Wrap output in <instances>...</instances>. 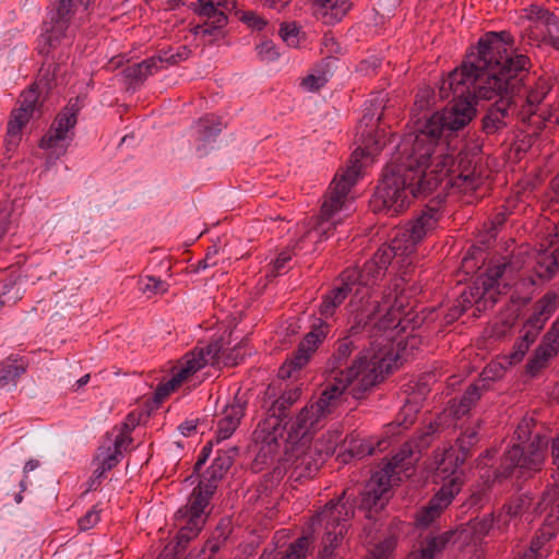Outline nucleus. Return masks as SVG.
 <instances>
[{
  "label": "nucleus",
  "mask_w": 559,
  "mask_h": 559,
  "mask_svg": "<svg viewBox=\"0 0 559 559\" xmlns=\"http://www.w3.org/2000/svg\"><path fill=\"white\" fill-rule=\"evenodd\" d=\"M514 50L510 32H486L469 48L461 67L450 73V85L454 84L462 94L467 91L465 84H474L487 100L500 93L521 91L524 56Z\"/></svg>",
  "instance_id": "nucleus-1"
},
{
  "label": "nucleus",
  "mask_w": 559,
  "mask_h": 559,
  "mask_svg": "<svg viewBox=\"0 0 559 559\" xmlns=\"http://www.w3.org/2000/svg\"><path fill=\"white\" fill-rule=\"evenodd\" d=\"M397 151V155L385 166L382 180L370 201L373 212L388 216L404 212L411 202L409 194L419 198L436 190L453 166V158L444 155L432 170L426 171L429 163L419 160L411 140L404 139Z\"/></svg>",
  "instance_id": "nucleus-2"
},
{
  "label": "nucleus",
  "mask_w": 559,
  "mask_h": 559,
  "mask_svg": "<svg viewBox=\"0 0 559 559\" xmlns=\"http://www.w3.org/2000/svg\"><path fill=\"white\" fill-rule=\"evenodd\" d=\"M355 323L362 329L371 326L370 337L372 342L370 347L364 349L354 360L355 374L353 382V396L359 399L362 393L374 386L390 373L396 362L394 355L392 335H386L397 326L399 321L392 310H386L381 314L382 309L379 301H367L366 309L356 308Z\"/></svg>",
  "instance_id": "nucleus-3"
},
{
  "label": "nucleus",
  "mask_w": 559,
  "mask_h": 559,
  "mask_svg": "<svg viewBox=\"0 0 559 559\" xmlns=\"http://www.w3.org/2000/svg\"><path fill=\"white\" fill-rule=\"evenodd\" d=\"M360 141L362 147L353 153L350 164L346 169L335 175L324 195L320 214L310 218L308 229L301 237V241L307 239L313 242L322 241L333 234L340 223L335 215L345 206L347 194L360 175L361 163L359 156L372 155L381 150L380 141L376 139L371 131L368 132L367 136H365V132H361Z\"/></svg>",
  "instance_id": "nucleus-4"
},
{
  "label": "nucleus",
  "mask_w": 559,
  "mask_h": 559,
  "mask_svg": "<svg viewBox=\"0 0 559 559\" xmlns=\"http://www.w3.org/2000/svg\"><path fill=\"white\" fill-rule=\"evenodd\" d=\"M467 91L462 95L456 91L454 84L450 85V74L442 81L440 86V97L448 98L452 95L450 107L442 112H435L419 130L414 139L411 140L413 150L419 154L421 163H429L435 150L436 143L441 138L443 130L457 131L465 127L475 115L477 99H485L478 93L474 84H465Z\"/></svg>",
  "instance_id": "nucleus-5"
},
{
  "label": "nucleus",
  "mask_w": 559,
  "mask_h": 559,
  "mask_svg": "<svg viewBox=\"0 0 559 559\" xmlns=\"http://www.w3.org/2000/svg\"><path fill=\"white\" fill-rule=\"evenodd\" d=\"M355 374L354 369L342 373L341 377L335 378L333 384L326 385L318 401L302 407L295 418L285 419L288 445H305L310 440L311 436L322 427L321 420L335 409L340 397L354 383Z\"/></svg>",
  "instance_id": "nucleus-6"
},
{
  "label": "nucleus",
  "mask_w": 559,
  "mask_h": 559,
  "mask_svg": "<svg viewBox=\"0 0 559 559\" xmlns=\"http://www.w3.org/2000/svg\"><path fill=\"white\" fill-rule=\"evenodd\" d=\"M300 397V389L294 388L283 392L277 399L263 407L266 408L265 417L258 424L252 433V440L259 448L257 460L266 463L280 450L282 445L288 448L286 441V424L289 408Z\"/></svg>",
  "instance_id": "nucleus-7"
},
{
  "label": "nucleus",
  "mask_w": 559,
  "mask_h": 559,
  "mask_svg": "<svg viewBox=\"0 0 559 559\" xmlns=\"http://www.w3.org/2000/svg\"><path fill=\"white\" fill-rule=\"evenodd\" d=\"M355 509L348 491L344 490L340 497L330 500L324 508L311 519V526L324 528L320 559H330L334 550L343 540L347 521L354 516Z\"/></svg>",
  "instance_id": "nucleus-8"
},
{
  "label": "nucleus",
  "mask_w": 559,
  "mask_h": 559,
  "mask_svg": "<svg viewBox=\"0 0 559 559\" xmlns=\"http://www.w3.org/2000/svg\"><path fill=\"white\" fill-rule=\"evenodd\" d=\"M555 238H559L558 223L543 214L539 215L531 230V240L526 247L532 246L536 251L533 275L528 276L531 284L536 285L537 280L544 282L551 280L559 271V245L551 249Z\"/></svg>",
  "instance_id": "nucleus-9"
},
{
  "label": "nucleus",
  "mask_w": 559,
  "mask_h": 559,
  "mask_svg": "<svg viewBox=\"0 0 559 559\" xmlns=\"http://www.w3.org/2000/svg\"><path fill=\"white\" fill-rule=\"evenodd\" d=\"M73 8V0H59L58 7L51 12L50 21L45 23V32L38 37V53L45 57L39 69V76L46 85L53 81L59 64L56 63L53 51L60 45L69 27V21Z\"/></svg>",
  "instance_id": "nucleus-10"
},
{
  "label": "nucleus",
  "mask_w": 559,
  "mask_h": 559,
  "mask_svg": "<svg viewBox=\"0 0 559 559\" xmlns=\"http://www.w3.org/2000/svg\"><path fill=\"white\" fill-rule=\"evenodd\" d=\"M554 86V78L548 74L531 78L526 75V136H536L546 127V123L559 124V116L556 110L539 109V112L531 107L539 105Z\"/></svg>",
  "instance_id": "nucleus-11"
},
{
  "label": "nucleus",
  "mask_w": 559,
  "mask_h": 559,
  "mask_svg": "<svg viewBox=\"0 0 559 559\" xmlns=\"http://www.w3.org/2000/svg\"><path fill=\"white\" fill-rule=\"evenodd\" d=\"M480 421L477 420L473 426L466 427L461 431L455 443L444 450L443 455L437 467V475L445 479L459 478L461 487L464 483L463 464L472 455L474 447L478 443V431Z\"/></svg>",
  "instance_id": "nucleus-12"
},
{
  "label": "nucleus",
  "mask_w": 559,
  "mask_h": 559,
  "mask_svg": "<svg viewBox=\"0 0 559 559\" xmlns=\"http://www.w3.org/2000/svg\"><path fill=\"white\" fill-rule=\"evenodd\" d=\"M507 263H495L486 267L485 272L479 275L472 286L465 288L455 299L456 304L462 307L465 312L472 306L480 311L486 308L487 302L495 304V293L498 280L502 276Z\"/></svg>",
  "instance_id": "nucleus-13"
},
{
  "label": "nucleus",
  "mask_w": 559,
  "mask_h": 559,
  "mask_svg": "<svg viewBox=\"0 0 559 559\" xmlns=\"http://www.w3.org/2000/svg\"><path fill=\"white\" fill-rule=\"evenodd\" d=\"M331 331V325L322 318L314 319L310 331L304 336L293 356L278 370L281 379L290 378L294 371L304 368L323 344Z\"/></svg>",
  "instance_id": "nucleus-14"
},
{
  "label": "nucleus",
  "mask_w": 559,
  "mask_h": 559,
  "mask_svg": "<svg viewBox=\"0 0 559 559\" xmlns=\"http://www.w3.org/2000/svg\"><path fill=\"white\" fill-rule=\"evenodd\" d=\"M526 37L531 44L549 45L559 51V19L543 5L526 8Z\"/></svg>",
  "instance_id": "nucleus-15"
},
{
  "label": "nucleus",
  "mask_w": 559,
  "mask_h": 559,
  "mask_svg": "<svg viewBox=\"0 0 559 559\" xmlns=\"http://www.w3.org/2000/svg\"><path fill=\"white\" fill-rule=\"evenodd\" d=\"M440 218L439 209L426 206L413 221L397 230L393 238V249L413 253L416 245L437 228Z\"/></svg>",
  "instance_id": "nucleus-16"
},
{
  "label": "nucleus",
  "mask_w": 559,
  "mask_h": 559,
  "mask_svg": "<svg viewBox=\"0 0 559 559\" xmlns=\"http://www.w3.org/2000/svg\"><path fill=\"white\" fill-rule=\"evenodd\" d=\"M234 8V0H198L195 12L204 19V22L193 28L194 35L202 38L223 36L224 28L228 23L226 12Z\"/></svg>",
  "instance_id": "nucleus-17"
},
{
  "label": "nucleus",
  "mask_w": 559,
  "mask_h": 559,
  "mask_svg": "<svg viewBox=\"0 0 559 559\" xmlns=\"http://www.w3.org/2000/svg\"><path fill=\"white\" fill-rule=\"evenodd\" d=\"M555 439L551 429L535 418L526 421V476L540 472L545 465L549 442Z\"/></svg>",
  "instance_id": "nucleus-18"
},
{
  "label": "nucleus",
  "mask_w": 559,
  "mask_h": 559,
  "mask_svg": "<svg viewBox=\"0 0 559 559\" xmlns=\"http://www.w3.org/2000/svg\"><path fill=\"white\" fill-rule=\"evenodd\" d=\"M80 97L71 98L68 105L57 115L47 133L41 138L39 146L44 150L58 146L60 141L71 139L72 130L78 122V114L82 108Z\"/></svg>",
  "instance_id": "nucleus-19"
},
{
  "label": "nucleus",
  "mask_w": 559,
  "mask_h": 559,
  "mask_svg": "<svg viewBox=\"0 0 559 559\" xmlns=\"http://www.w3.org/2000/svg\"><path fill=\"white\" fill-rule=\"evenodd\" d=\"M285 455V464L295 480L313 477L323 464L320 451L304 444L286 448Z\"/></svg>",
  "instance_id": "nucleus-20"
},
{
  "label": "nucleus",
  "mask_w": 559,
  "mask_h": 559,
  "mask_svg": "<svg viewBox=\"0 0 559 559\" xmlns=\"http://www.w3.org/2000/svg\"><path fill=\"white\" fill-rule=\"evenodd\" d=\"M461 489V483L457 477L443 480L442 486L429 500L427 506L421 508L416 514V525L418 527H428L441 515L443 510L451 504L452 500Z\"/></svg>",
  "instance_id": "nucleus-21"
},
{
  "label": "nucleus",
  "mask_w": 559,
  "mask_h": 559,
  "mask_svg": "<svg viewBox=\"0 0 559 559\" xmlns=\"http://www.w3.org/2000/svg\"><path fill=\"white\" fill-rule=\"evenodd\" d=\"M38 84L34 83L20 95V106L11 114L7 126V135L20 140L22 129L28 123L36 112L40 111Z\"/></svg>",
  "instance_id": "nucleus-22"
},
{
  "label": "nucleus",
  "mask_w": 559,
  "mask_h": 559,
  "mask_svg": "<svg viewBox=\"0 0 559 559\" xmlns=\"http://www.w3.org/2000/svg\"><path fill=\"white\" fill-rule=\"evenodd\" d=\"M205 359L202 352H189L173 369L171 378L160 382L154 393L156 401H162L174 392L185 380L204 367Z\"/></svg>",
  "instance_id": "nucleus-23"
},
{
  "label": "nucleus",
  "mask_w": 559,
  "mask_h": 559,
  "mask_svg": "<svg viewBox=\"0 0 559 559\" xmlns=\"http://www.w3.org/2000/svg\"><path fill=\"white\" fill-rule=\"evenodd\" d=\"M559 308V294L556 292H547L532 307V312L526 318V348L530 343L535 342L537 335L545 328L546 322Z\"/></svg>",
  "instance_id": "nucleus-24"
},
{
  "label": "nucleus",
  "mask_w": 559,
  "mask_h": 559,
  "mask_svg": "<svg viewBox=\"0 0 559 559\" xmlns=\"http://www.w3.org/2000/svg\"><path fill=\"white\" fill-rule=\"evenodd\" d=\"M355 276V273L352 271H343L338 275L334 287L322 296V301L319 306L321 317L325 319L332 318L349 294H355V288L353 287V281L357 278Z\"/></svg>",
  "instance_id": "nucleus-25"
},
{
  "label": "nucleus",
  "mask_w": 559,
  "mask_h": 559,
  "mask_svg": "<svg viewBox=\"0 0 559 559\" xmlns=\"http://www.w3.org/2000/svg\"><path fill=\"white\" fill-rule=\"evenodd\" d=\"M241 345H237L231 349L224 347L222 338L209 343L205 347H195L192 352H202L205 365L214 367L236 366L243 360L246 353H242Z\"/></svg>",
  "instance_id": "nucleus-26"
},
{
  "label": "nucleus",
  "mask_w": 559,
  "mask_h": 559,
  "mask_svg": "<svg viewBox=\"0 0 559 559\" xmlns=\"http://www.w3.org/2000/svg\"><path fill=\"white\" fill-rule=\"evenodd\" d=\"M344 271H352L355 273V281H353V287L355 288V294L350 299V306L356 308V300H364L365 298H370V285L373 284L378 278L382 277L385 272L373 261L371 258L361 269L356 266L347 267Z\"/></svg>",
  "instance_id": "nucleus-27"
},
{
  "label": "nucleus",
  "mask_w": 559,
  "mask_h": 559,
  "mask_svg": "<svg viewBox=\"0 0 559 559\" xmlns=\"http://www.w3.org/2000/svg\"><path fill=\"white\" fill-rule=\"evenodd\" d=\"M392 485H380L376 480V475L372 474L365 490L361 492L359 509L365 512V516L369 520L374 518V514L383 510L390 499V490Z\"/></svg>",
  "instance_id": "nucleus-28"
},
{
  "label": "nucleus",
  "mask_w": 559,
  "mask_h": 559,
  "mask_svg": "<svg viewBox=\"0 0 559 559\" xmlns=\"http://www.w3.org/2000/svg\"><path fill=\"white\" fill-rule=\"evenodd\" d=\"M520 92L500 93L495 96L499 99L487 110L483 118V130L486 134H495L507 126L506 119L509 117V110L514 103L513 98Z\"/></svg>",
  "instance_id": "nucleus-29"
},
{
  "label": "nucleus",
  "mask_w": 559,
  "mask_h": 559,
  "mask_svg": "<svg viewBox=\"0 0 559 559\" xmlns=\"http://www.w3.org/2000/svg\"><path fill=\"white\" fill-rule=\"evenodd\" d=\"M246 408L247 401L239 395H235L233 402L224 407L222 417L217 421L216 439L218 442L228 439L236 431L245 416Z\"/></svg>",
  "instance_id": "nucleus-30"
},
{
  "label": "nucleus",
  "mask_w": 559,
  "mask_h": 559,
  "mask_svg": "<svg viewBox=\"0 0 559 559\" xmlns=\"http://www.w3.org/2000/svg\"><path fill=\"white\" fill-rule=\"evenodd\" d=\"M355 349V343L349 336H344L335 341L333 344L332 354L325 364V370L330 373V378L332 380L328 385L333 384L335 382V378L341 377L342 373H347L348 369L354 366L353 364L347 369L340 370L341 367L346 365L348 358L352 356Z\"/></svg>",
  "instance_id": "nucleus-31"
},
{
  "label": "nucleus",
  "mask_w": 559,
  "mask_h": 559,
  "mask_svg": "<svg viewBox=\"0 0 559 559\" xmlns=\"http://www.w3.org/2000/svg\"><path fill=\"white\" fill-rule=\"evenodd\" d=\"M215 490L216 485H209L205 480H200L199 485L193 489L187 506L179 511L182 513V518L205 520V508L209 506Z\"/></svg>",
  "instance_id": "nucleus-32"
},
{
  "label": "nucleus",
  "mask_w": 559,
  "mask_h": 559,
  "mask_svg": "<svg viewBox=\"0 0 559 559\" xmlns=\"http://www.w3.org/2000/svg\"><path fill=\"white\" fill-rule=\"evenodd\" d=\"M524 473V447L516 442L504 453L501 464L493 473V480H503L513 475L520 477Z\"/></svg>",
  "instance_id": "nucleus-33"
},
{
  "label": "nucleus",
  "mask_w": 559,
  "mask_h": 559,
  "mask_svg": "<svg viewBox=\"0 0 559 559\" xmlns=\"http://www.w3.org/2000/svg\"><path fill=\"white\" fill-rule=\"evenodd\" d=\"M238 454L237 448L228 450H218L212 465L205 471L203 478L209 485H216L224 477L227 471L234 464V460Z\"/></svg>",
  "instance_id": "nucleus-34"
},
{
  "label": "nucleus",
  "mask_w": 559,
  "mask_h": 559,
  "mask_svg": "<svg viewBox=\"0 0 559 559\" xmlns=\"http://www.w3.org/2000/svg\"><path fill=\"white\" fill-rule=\"evenodd\" d=\"M316 5L318 19L324 24H335L347 14L352 3L349 0H316Z\"/></svg>",
  "instance_id": "nucleus-35"
},
{
  "label": "nucleus",
  "mask_w": 559,
  "mask_h": 559,
  "mask_svg": "<svg viewBox=\"0 0 559 559\" xmlns=\"http://www.w3.org/2000/svg\"><path fill=\"white\" fill-rule=\"evenodd\" d=\"M29 361L19 354H11L0 361V386L15 383L26 372Z\"/></svg>",
  "instance_id": "nucleus-36"
},
{
  "label": "nucleus",
  "mask_w": 559,
  "mask_h": 559,
  "mask_svg": "<svg viewBox=\"0 0 559 559\" xmlns=\"http://www.w3.org/2000/svg\"><path fill=\"white\" fill-rule=\"evenodd\" d=\"M464 531H445L441 534L428 533L418 543V547L426 555L427 559H435L437 555L441 554L454 536L461 537Z\"/></svg>",
  "instance_id": "nucleus-37"
},
{
  "label": "nucleus",
  "mask_w": 559,
  "mask_h": 559,
  "mask_svg": "<svg viewBox=\"0 0 559 559\" xmlns=\"http://www.w3.org/2000/svg\"><path fill=\"white\" fill-rule=\"evenodd\" d=\"M483 394V389L478 384H471L459 400H452L450 405V414L460 419L467 415L472 407L476 405Z\"/></svg>",
  "instance_id": "nucleus-38"
},
{
  "label": "nucleus",
  "mask_w": 559,
  "mask_h": 559,
  "mask_svg": "<svg viewBox=\"0 0 559 559\" xmlns=\"http://www.w3.org/2000/svg\"><path fill=\"white\" fill-rule=\"evenodd\" d=\"M558 352L559 350L556 348V345H554L551 342L544 341L534 350L533 356L526 364V374L532 377L537 376L540 370L547 368L549 359L555 357Z\"/></svg>",
  "instance_id": "nucleus-39"
},
{
  "label": "nucleus",
  "mask_w": 559,
  "mask_h": 559,
  "mask_svg": "<svg viewBox=\"0 0 559 559\" xmlns=\"http://www.w3.org/2000/svg\"><path fill=\"white\" fill-rule=\"evenodd\" d=\"M521 308L522 304L520 301L513 299L510 301L501 316L500 323L496 326V333L498 335H506L515 326L522 331L524 321L521 314Z\"/></svg>",
  "instance_id": "nucleus-40"
},
{
  "label": "nucleus",
  "mask_w": 559,
  "mask_h": 559,
  "mask_svg": "<svg viewBox=\"0 0 559 559\" xmlns=\"http://www.w3.org/2000/svg\"><path fill=\"white\" fill-rule=\"evenodd\" d=\"M160 68L157 57L153 56L142 62L126 67L122 73L124 78L129 79L131 82L142 83L147 76L157 72Z\"/></svg>",
  "instance_id": "nucleus-41"
},
{
  "label": "nucleus",
  "mask_w": 559,
  "mask_h": 559,
  "mask_svg": "<svg viewBox=\"0 0 559 559\" xmlns=\"http://www.w3.org/2000/svg\"><path fill=\"white\" fill-rule=\"evenodd\" d=\"M408 455L405 451H401L393 455L390 460H386L382 463L381 467L376 471L373 474L376 475V480L379 481L380 485H392L394 477L397 475V468H404V460L407 459Z\"/></svg>",
  "instance_id": "nucleus-42"
},
{
  "label": "nucleus",
  "mask_w": 559,
  "mask_h": 559,
  "mask_svg": "<svg viewBox=\"0 0 559 559\" xmlns=\"http://www.w3.org/2000/svg\"><path fill=\"white\" fill-rule=\"evenodd\" d=\"M459 174L452 180V186H455L462 190H476L481 183V177L476 174L475 167H464L463 159L459 164Z\"/></svg>",
  "instance_id": "nucleus-43"
},
{
  "label": "nucleus",
  "mask_w": 559,
  "mask_h": 559,
  "mask_svg": "<svg viewBox=\"0 0 559 559\" xmlns=\"http://www.w3.org/2000/svg\"><path fill=\"white\" fill-rule=\"evenodd\" d=\"M516 206V199L510 198L507 199L504 204L501 206V210L497 212L493 217L490 219V228L487 231V238L486 240H481V242L489 243L490 239L495 238L497 235V229L499 226H501L506 219L507 216L510 215Z\"/></svg>",
  "instance_id": "nucleus-44"
},
{
  "label": "nucleus",
  "mask_w": 559,
  "mask_h": 559,
  "mask_svg": "<svg viewBox=\"0 0 559 559\" xmlns=\"http://www.w3.org/2000/svg\"><path fill=\"white\" fill-rule=\"evenodd\" d=\"M191 55V49L188 46H179L176 51L173 48L162 49L156 56L159 64L166 63L168 66L178 64L187 60Z\"/></svg>",
  "instance_id": "nucleus-45"
},
{
  "label": "nucleus",
  "mask_w": 559,
  "mask_h": 559,
  "mask_svg": "<svg viewBox=\"0 0 559 559\" xmlns=\"http://www.w3.org/2000/svg\"><path fill=\"white\" fill-rule=\"evenodd\" d=\"M186 524L179 530L177 540L179 546H185L202 531L205 520H193L186 518Z\"/></svg>",
  "instance_id": "nucleus-46"
},
{
  "label": "nucleus",
  "mask_w": 559,
  "mask_h": 559,
  "mask_svg": "<svg viewBox=\"0 0 559 559\" xmlns=\"http://www.w3.org/2000/svg\"><path fill=\"white\" fill-rule=\"evenodd\" d=\"M556 535L554 527L550 525H543L535 534L530 545V552L535 558H543L544 555L540 552L543 546L548 543Z\"/></svg>",
  "instance_id": "nucleus-47"
},
{
  "label": "nucleus",
  "mask_w": 559,
  "mask_h": 559,
  "mask_svg": "<svg viewBox=\"0 0 559 559\" xmlns=\"http://www.w3.org/2000/svg\"><path fill=\"white\" fill-rule=\"evenodd\" d=\"M498 358L506 370L520 365L524 360V336L518 337L512 352Z\"/></svg>",
  "instance_id": "nucleus-48"
},
{
  "label": "nucleus",
  "mask_w": 559,
  "mask_h": 559,
  "mask_svg": "<svg viewBox=\"0 0 559 559\" xmlns=\"http://www.w3.org/2000/svg\"><path fill=\"white\" fill-rule=\"evenodd\" d=\"M122 457V451L111 450V447H99L94 461L100 463L105 468L111 471Z\"/></svg>",
  "instance_id": "nucleus-49"
},
{
  "label": "nucleus",
  "mask_w": 559,
  "mask_h": 559,
  "mask_svg": "<svg viewBox=\"0 0 559 559\" xmlns=\"http://www.w3.org/2000/svg\"><path fill=\"white\" fill-rule=\"evenodd\" d=\"M408 255V252H403V249H393V240L386 248L379 249L372 257L373 261L385 272L391 263L393 255Z\"/></svg>",
  "instance_id": "nucleus-50"
},
{
  "label": "nucleus",
  "mask_w": 559,
  "mask_h": 559,
  "mask_svg": "<svg viewBox=\"0 0 559 559\" xmlns=\"http://www.w3.org/2000/svg\"><path fill=\"white\" fill-rule=\"evenodd\" d=\"M417 418V408L409 403H406L399 414L396 415L395 420L392 423L403 429H408Z\"/></svg>",
  "instance_id": "nucleus-51"
},
{
  "label": "nucleus",
  "mask_w": 559,
  "mask_h": 559,
  "mask_svg": "<svg viewBox=\"0 0 559 559\" xmlns=\"http://www.w3.org/2000/svg\"><path fill=\"white\" fill-rule=\"evenodd\" d=\"M280 36L289 47H298L300 43V29L295 23H283L280 27Z\"/></svg>",
  "instance_id": "nucleus-52"
},
{
  "label": "nucleus",
  "mask_w": 559,
  "mask_h": 559,
  "mask_svg": "<svg viewBox=\"0 0 559 559\" xmlns=\"http://www.w3.org/2000/svg\"><path fill=\"white\" fill-rule=\"evenodd\" d=\"M329 81V70L318 71V74H308L302 79L301 85L310 91L316 92L323 87Z\"/></svg>",
  "instance_id": "nucleus-53"
},
{
  "label": "nucleus",
  "mask_w": 559,
  "mask_h": 559,
  "mask_svg": "<svg viewBox=\"0 0 559 559\" xmlns=\"http://www.w3.org/2000/svg\"><path fill=\"white\" fill-rule=\"evenodd\" d=\"M309 544V538L306 536L297 538L294 543L290 544L287 554L283 559H305Z\"/></svg>",
  "instance_id": "nucleus-54"
},
{
  "label": "nucleus",
  "mask_w": 559,
  "mask_h": 559,
  "mask_svg": "<svg viewBox=\"0 0 559 559\" xmlns=\"http://www.w3.org/2000/svg\"><path fill=\"white\" fill-rule=\"evenodd\" d=\"M471 530L476 538L486 536L493 526L492 514H487L479 520L469 521Z\"/></svg>",
  "instance_id": "nucleus-55"
},
{
  "label": "nucleus",
  "mask_w": 559,
  "mask_h": 559,
  "mask_svg": "<svg viewBox=\"0 0 559 559\" xmlns=\"http://www.w3.org/2000/svg\"><path fill=\"white\" fill-rule=\"evenodd\" d=\"M504 371H507V370L503 368L502 364H500L499 358H497L496 360L489 362L484 368V370L481 372V378L484 381H486V380L495 381L497 379L502 378Z\"/></svg>",
  "instance_id": "nucleus-56"
},
{
  "label": "nucleus",
  "mask_w": 559,
  "mask_h": 559,
  "mask_svg": "<svg viewBox=\"0 0 559 559\" xmlns=\"http://www.w3.org/2000/svg\"><path fill=\"white\" fill-rule=\"evenodd\" d=\"M503 511L506 515L509 516V520L521 519L524 511V499L522 496L511 500L510 502L503 506Z\"/></svg>",
  "instance_id": "nucleus-57"
},
{
  "label": "nucleus",
  "mask_w": 559,
  "mask_h": 559,
  "mask_svg": "<svg viewBox=\"0 0 559 559\" xmlns=\"http://www.w3.org/2000/svg\"><path fill=\"white\" fill-rule=\"evenodd\" d=\"M99 510H97L96 507H93L81 519H79V528L81 531H88L99 522Z\"/></svg>",
  "instance_id": "nucleus-58"
},
{
  "label": "nucleus",
  "mask_w": 559,
  "mask_h": 559,
  "mask_svg": "<svg viewBox=\"0 0 559 559\" xmlns=\"http://www.w3.org/2000/svg\"><path fill=\"white\" fill-rule=\"evenodd\" d=\"M143 293L164 294L167 292V284L154 276H147L146 283L141 287Z\"/></svg>",
  "instance_id": "nucleus-59"
},
{
  "label": "nucleus",
  "mask_w": 559,
  "mask_h": 559,
  "mask_svg": "<svg viewBox=\"0 0 559 559\" xmlns=\"http://www.w3.org/2000/svg\"><path fill=\"white\" fill-rule=\"evenodd\" d=\"M225 544L222 543L221 540L210 537L205 542V544L200 552V559H214L215 555L221 550V548Z\"/></svg>",
  "instance_id": "nucleus-60"
},
{
  "label": "nucleus",
  "mask_w": 559,
  "mask_h": 559,
  "mask_svg": "<svg viewBox=\"0 0 559 559\" xmlns=\"http://www.w3.org/2000/svg\"><path fill=\"white\" fill-rule=\"evenodd\" d=\"M557 498V490H546L543 492L539 501L537 502L534 512L539 515L545 512L549 507H552Z\"/></svg>",
  "instance_id": "nucleus-61"
},
{
  "label": "nucleus",
  "mask_w": 559,
  "mask_h": 559,
  "mask_svg": "<svg viewBox=\"0 0 559 559\" xmlns=\"http://www.w3.org/2000/svg\"><path fill=\"white\" fill-rule=\"evenodd\" d=\"M240 20L255 31H261L266 25V21L253 11L243 12Z\"/></svg>",
  "instance_id": "nucleus-62"
},
{
  "label": "nucleus",
  "mask_w": 559,
  "mask_h": 559,
  "mask_svg": "<svg viewBox=\"0 0 559 559\" xmlns=\"http://www.w3.org/2000/svg\"><path fill=\"white\" fill-rule=\"evenodd\" d=\"M231 533L230 522L228 520L222 519L213 531L211 537L221 540L226 544L229 535Z\"/></svg>",
  "instance_id": "nucleus-63"
},
{
  "label": "nucleus",
  "mask_w": 559,
  "mask_h": 559,
  "mask_svg": "<svg viewBox=\"0 0 559 559\" xmlns=\"http://www.w3.org/2000/svg\"><path fill=\"white\" fill-rule=\"evenodd\" d=\"M200 127H201V134L203 139H207L211 136H216L218 133H221V122H211L207 118L200 120Z\"/></svg>",
  "instance_id": "nucleus-64"
}]
</instances>
